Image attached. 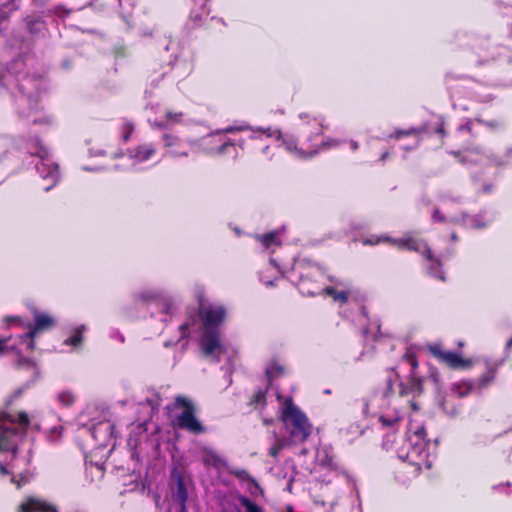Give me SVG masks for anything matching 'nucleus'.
<instances>
[{
    "label": "nucleus",
    "instance_id": "obj_1",
    "mask_svg": "<svg viewBox=\"0 0 512 512\" xmlns=\"http://www.w3.org/2000/svg\"><path fill=\"white\" fill-rule=\"evenodd\" d=\"M403 361L409 365V379L408 383L405 384L400 380L399 372L396 367H391L387 370V376L385 380V387L380 391H375L369 399L364 403L363 413L365 415L375 414L371 412V408H379L380 414L378 421L383 429L394 433L396 432L403 422L402 411L393 408L390 410L392 398L394 397V385L398 384L399 395L412 394L418 396L423 391V382L430 381L435 386L436 390L440 389L441 379L437 368L430 366L429 373L426 378H421L416 375L418 362L414 354L405 353L403 355Z\"/></svg>",
    "mask_w": 512,
    "mask_h": 512
},
{
    "label": "nucleus",
    "instance_id": "obj_2",
    "mask_svg": "<svg viewBox=\"0 0 512 512\" xmlns=\"http://www.w3.org/2000/svg\"><path fill=\"white\" fill-rule=\"evenodd\" d=\"M32 64L33 58L27 56L0 66V95L11 97L17 114L23 118H29L37 111L41 96L48 88L43 73L30 72Z\"/></svg>",
    "mask_w": 512,
    "mask_h": 512
},
{
    "label": "nucleus",
    "instance_id": "obj_3",
    "mask_svg": "<svg viewBox=\"0 0 512 512\" xmlns=\"http://www.w3.org/2000/svg\"><path fill=\"white\" fill-rule=\"evenodd\" d=\"M0 168H12L13 174L21 170L34 169L48 182L44 187L45 192L54 188L60 179L58 163L37 136H21L13 143L7 138L0 139Z\"/></svg>",
    "mask_w": 512,
    "mask_h": 512
},
{
    "label": "nucleus",
    "instance_id": "obj_4",
    "mask_svg": "<svg viewBox=\"0 0 512 512\" xmlns=\"http://www.w3.org/2000/svg\"><path fill=\"white\" fill-rule=\"evenodd\" d=\"M28 425L29 418L24 412L17 417L0 412V473L11 476V482L18 488L28 483L34 472L31 466L32 450L29 448L25 454L19 452V443Z\"/></svg>",
    "mask_w": 512,
    "mask_h": 512
},
{
    "label": "nucleus",
    "instance_id": "obj_5",
    "mask_svg": "<svg viewBox=\"0 0 512 512\" xmlns=\"http://www.w3.org/2000/svg\"><path fill=\"white\" fill-rule=\"evenodd\" d=\"M226 315L225 307L207 305L200 308L202 334L200 348L211 362L218 363L227 351L220 339V326Z\"/></svg>",
    "mask_w": 512,
    "mask_h": 512
},
{
    "label": "nucleus",
    "instance_id": "obj_6",
    "mask_svg": "<svg viewBox=\"0 0 512 512\" xmlns=\"http://www.w3.org/2000/svg\"><path fill=\"white\" fill-rule=\"evenodd\" d=\"M426 440V429L423 425L410 423L405 433L403 443L397 448V456L400 460L415 466L416 470L422 467L430 469L432 458Z\"/></svg>",
    "mask_w": 512,
    "mask_h": 512
},
{
    "label": "nucleus",
    "instance_id": "obj_7",
    "mask_svg": "<svg viewBox=\"0 0 512 512\" xmlns=\"http://www.w3.org/2000/svg\"><path fill=\"white\" fill-rule=\"evenodd\" d=\"M282 421L286 430V435L283 437L291 446L303 444L312 432V425L308 417L293 403L292 398L285 401Z\"/></svg>",
    "mask_w": 512,
    "mask_h": 512
},
{
    "label": "nucleus",
    "instance_id": "obj_8",
    "mask_svg": "<svg viewBox=\"0 0 512 512\" xmlns=\"http://www.w3.org/2000/svg\"><path fill=\"white\" fill-rule=\"evenodd\" d=\"M132 299L135 303L149 306L156 305L163 316L161 321L167 323L177 315L179 308L175 297L167 290L160 287H143L132 293Z\"/></svg>",
    "mask_w": 512,
    "mask_h": 512
},
{
    "label": "nucleus",
    "instance_id": "obj_9",
    "mask_svg": "<svg viewBox=\"0 0 512 512\" xmlns=\"http://www.w3.org/2000/svg\"><path fill=\"white\" fill-rule=\"evenodd\" d=\"M395 243L398 244V248L401 250H409L420 253L428 262L426 266L427 273L438 280L445 281V273L442 270L441 259H449L454 254L453 248H447L444 252H441L438 256H435L428 245L416 238H397Z\"/></svg>",
    "mask_w": 512,
    "mask_h": 512
},
{
    "label": "nucleus",
    "instance_id": "obj_10",
    "mask_svg": "<svg viewBox=\"0 0 512 512\" xmlns=\"http://www.w3.org/2000/svg\"><path fill=\"white\" fill-rule=\"evenodd\" d=\"M293 275H297L298 280L291 281L297 286L303 296L312 297L323 292L324 289L315 280H312V278L324 275L323 268L318 263H313L308 259L297 260L293 266Z\"/></svg>",
    "mask_w": 512,
    "mask_h": 512
},
{
    "label": "nucleus",
    "instance_id": "obj_11",
    "mask_svg": "<svg viewBox=\"0 0 512 512\" xmlns=\"http://www.w3.org/2000/svg\"><path fill=\"white\" fill-rule=\"evenodd\" d=\"M461 162L463 164L487 163L499 168L512 167V147L507 148L502 155L491 149L476 147L462 157Z\"/></svg>",
    "mask_w": 512,
    "mask_h": 512
},
{
    "label": "nucleus",
    "instance_id": "obj_12",
    "mask_svg": "<svg viewBox=\"0 0 512 512\" xmlns=\"http://www.w3.org/2000/svg\"><path fill=\"white\" fill-rule=\"evenodd\" d=\"M477 56L478 65L496 61L500 66H510L509 71L512 72V51L505 46L495 45L489 39L481 40Z\"/></svg>",
    "mask_w": 512,
    "mask_h": 512
},
{
    "label": "nucleus",
    "instance_id": "obj_13",
    "mask_svg": "<svg viewBox=\"0 0 512 512\" xmlns=\"http://www.w3.org/2000/svg\"><path fill=\"white\" fill-rule=\"evenodd\" d=\"M496 376V369L488 367L487 371L477 380H462L460 382L453 383L451 391L459 398L466 397L472 392L480 394L483 390L487 389L490 384L494 381Z\"/></svg>",
    "mask_w": 512,
    "mask_h": 512
},
{
    "label": "nucleus",
    "instance_id": "obj_14",
    "mask_svg": "<svg viewBox=\"0 0 512 512\" xmlns=\"http://www.w3.org/2000/svg\"><path fill=\"white\" fill-rule=\"evenodd\" d=\"M175 402L177 406L183 408L177 418L178 426L195 435L204 433L205 427L195 416L193 404L183 396H177Z\"/></svg>",
    "mask_w": 512,
    "mask_h": 512
},
{
    "label": "nucleus",
    "instance_id": "obj_15",
    "mask_svg": "<svg viewBox=\"0 0 512 512\" xmlns=\"http://www.w3.org/2000/svg\"><path fill=\"white\" fill-rule=\"evenodd\" d=\"M83 428L94 440L95 449H105L114 441V424L109 420L99 421Z\"/></svg>",
    "mask_w": 512,
    "mask_h": 512
},
{
    "label": "nucleus",
    "instance_id": "obj_16",
    "mask_svg": "<svg viewBox=\"0 0 512 512\" xmlns=\"http://www.w3.org/2000/svg\"><path fill=\"white\" fill-rule=\"evenodd\" d=\"M301 124L299 130L306 136V142L309 144L310 149L318 148L317 137L321 136L324 131V119L319 117H311L307 113H300L298 115Z\"/></svg>",
    "mask_w": 512,
    "mask_h": 512
},
{
    "label": "nucleus",
    "instance_id": "obj_17",
    "mask_svg": "<svg viewBox=\"0 0 512 512\" xmlns=\"http://www.w3.org/2000/svg\"><path fill=\"white\" fill-rule=\"evenodd\" d=\"M247 130L251 131L250 139L252 140L260 139L261 134L270 138H275L276 140L282 138V132L280 129H272L271 127H253L249 124L230 125L212 132L211 135L230 134Z\"/></svg>",
    "mask_w": 512,
    "mask_h": 512
},
{
    "label": "nucleus",
    "instance_id": "obj_18",
    "mask_svg": "<svg viewBox=\"0 0 512 512\" xmlns=\"http://www.w3.org/2000/svg\"><path fill=\"white\" fill-rule=\"evenodd\" d=\"M428 350L439 362L450 368H467L471 365V361L463 359L459 353L443 350L441 344H430Z\"/></svg>",
    "mask_w": 512,
    "mask_h": 512
},
{
    "label": "nucleus",
    "instance_id": "obj_19",
    "mask_svg": "<svg viewBox=\"0 0 512 512\" xmlns=\"http://www.w3.org/2000/svg\"><path fill=\"white\" fill-rule=\"evenodd\" d=\"M33 316V324L28 323V337L31 335H39L45 331L52 329L56 325V319L46 313L37 310L35 307L31 309Z\"/></svg>",
    "mask_w": 512,
    "mask_h": 512
},
{
    "label": "nucleus",
    "instance_id": "obj_20",
    "mask_svg": "<svg viewBox=\"0 0 512 512\" xmlns=\"http://www.w3.org/2000/svg\"><path fill=\"white\" fill-rule=\"evenodd\" d=\"M493 219L494 215L491 214L487 217V212L483 210L476 215H469L467 212L462 211L459 214V218H454L451 221H454L455 224L464 228L483 229L486 228Z\"/></svg>",
    "mask_w": 512,
    "mask_h": 512
},
{
    "label": "nucleus",
    "instance_id": "obj_21",
    "mask_svg": "<svg viewBox=\"0 0 512 512\" xmlns=\"http://www.w3.org/2000/svg\"><path fill=\"white\" fill-rule=\"evenodd\" d=\"M170 490L172 500L178 504L187 503L188 493L184 477L176 467L170 472Z\"/></svg>",
    "mask_w": 512,
    "mask_h": 512
},
{
    "label": "nucleus",
    "instance_id": "obj_22",
    "mask_svg": "<svg viewBox=\"0 0 512 512\" xmlns=\"http://www.w3.org/2000/svg\"><path fill=\"white\" fill-rule=\"evenodd\" d=\"M156 153V149L152 144H141L127 149L126 156L131 161V167L137 169L142 164L152 158ZM125 156V154H122Z\"/></svg>",
    "mask_w": 512,
    "mask_h": 512
},
{
    "label": "nucleus",
    "instance_id": "obj_23",
    "mask_svg": "<svg viewBox=\"0 0 512 512\" xmlns=\"http://www.w3.org/2000/svg\"><path fill=\"white\" fill-rule=\"evenodd\" d=\"M200 322V311L196 312L194 309L187 311L185 321L179 325L180 338H190L199 330L200 326H202Z\"/></svg>",
    "mask_w": 512,
    "mask_h": 512
},
{
    "label": "nucleus",
    "instance_id": "obj_24",
    "mask_svg": "<svg viewBox=\"0 0 512 512\" xmlns=\"http://www.w3.org/2000/svg\"><path fill=\"white\" fill-rule=\"evenodd\" d=\"M278 141H282V145L285 147V149L300 159H310L319 154L318 148L309 150L298 148L297 139L292 135H284L282 133V138H280Z\"/></svg>",
    "mask_w": 512,
    "mask_h": 512
},
{
    "label": "nucleus",
    "instance_id": "obj_25",
    "mask_svg": "<svg viewBox=\"0 0 512 512\" xmlns=\"http://www.w3.org/2000/svg\"><path fill=\"white\" fill-rule=\"evenodd\" d=\"M26 28L33 39L45 38L48 34L46 21L42 16L30 15L25 18Z\"/></svg>",
    "mask_w": 512,
    "mask_h": 512
},
{
    "label": "nucleus",
    "instance_id": "obj_26",
    "mask_svg": "<svg viewBox=\"0 0 512 512\" xmlns=\"http://www.w3.org/2000/svg\"><path fill=\"white\" fill-rule=\"evenodd\" d=\"M164 147L168 149L167 153L175 157L188 156V152L182 150L183 141L176 135L164 133L162 136Z\"/></svg>",
    "mask_w": 512,
    "mask_h": 512
},
{
    "label": "nucleus",
    "instance_id": "obj_27",
    "mask_svg": "<svg viewBox=\"0 0 512 512\" xmlns=\"http://www.w3.org/2000/svg\"><path fill=\"white\" fill-rule=\"evenodd\" d=\"M19 512H58L54 506L29 498L19 506Z\"/></svg>",
    "mask_w": 512,
    "mask_h": 512
},
{
    "label": "nucleus",
    "instance_id": "obj_28",
    "mask_svg": "<svg viewBox=\"0 0 512 512\" xmlns=\"http://www.w3.org/2000/svg\"><path fill=\"white\" fill-rule=\"evenodd\" d=\"M86 331V326L84 324L76 327L71 336L64 340L63 344L67 346H71L75 349L79 348L84 340L83 333Z\"/></svg>",
    "mask_w": 512,
    "mask_h": 512
},
{
    "label": "nucleus",
    "instance_id": "obj_29",
    "mask_svg": "<svg viewBox=\"0 0 512 512\" xmlns=\"http://www.w3.org/2000/svg\"><path fill=\"white\" fill-rule=\"evenodd\" d=\"M183 113L182 112H171L167 111L164 120H154L153 125L160 129H167L170 125L174 123H179L182 121Z\"/></svg>",
    "mask_w": 512,
    "mask_h": 512
},
{
    "label": "nucleus",
    "instance_id": "obj_30",
    "mask_svg": "<svg viewBox=\"0 0 512 512\" xmlns=\"http://www.w3.org/2000/svg\"><path fill=\"white\" fill-rule=\"evenodd\" d=\"M272 437L273 444L269 448V455L273 458H277L282 449L291 447V445L286 441L285 437L278 436L276 433H273Z\"/></svg>",
    "mask_w": 512,
    "mask_h": 512
},
{
    "label": "nucleus",
    "instance_id": "obj_31",
    "mask_svg": "<svg viewBox=\"0 0 512 512\" xmlns=\"http://www.w3.org/2000/svg\"><path fill=\"white\" fill-rule=\"evenodd\" d=\"M454 218H459V215H454V216L448 217L438 207H434V209L431 213V221L433 223L456 225L454 221H451Z\"/></svg>",
    "mask_w": 512,
    "mask_h": 512
},
{
    "label": "nucleus",
    "instance_id": "obj_32",
    "mask_svg": "<svg viewBox=\"0 0 512 512\" xmlns=\"http://www.w3.org/2000/svg\"><path fill=\"white\" fill-rule=\"evenodd\" d=\"M268 384L271 385L273 379L284 374V367L276 362L270 363L265 371Z\"/></svg>",
    "mask_w": 512,
    "mask_h": 512
},
{
    "label": "nucleus",
    "instance_id": "obj_33",
    "mask_svg": "<svg viewBox=\"0 0 512 512\" xmlns=\"http://www.w3.org/2000/svg\"><path fill=\"white\" fill-rule=\"evenodd\" d=\"M238 500L240 505L245 509V512H264V509L259 504L246 495H240Z\"/></svg>",
    "mask_w": 512,
    "mask_h": 512
},
{
    "label": "nucleus",
    "instance_id": "obj_34",
    "mask_svg": "<svg viewBox=\"0 0 512 512\" xmlns=\"http://www.w3.org/2000/svg\"><path fill=\"white\" fill-rule=\"evenodd\" d=\"M428 131H429V128L427 127V125H422L419 128L412 127L410 129H407V130H400L399 129V130H396L394 133H392L390 135V138L400 139L403 136H408V135H411V134H420V133H425V132H428Z\"/></svg>",
    "mask_w": 512,
    "mask_h": 512
},
{
    "label": "nucleus",
    "instance_id": "obj_35",
    "mask_svg": "<svg viewBox=\"0 0 512 512\" xmlns=\"http://www.w3.org/2000/svg\"><path fill=\"white\" fill-rule=\"evenodd\" d=\"M256 239L266 248L270 249L274 245H279L276 232H269L264 235H256Z\"/></svg>",
    "mask_w": 512,
    "mask_h": 512
},
{
    "label": "nucleus",
    "instance_id": "obj_36",
    "mask_svg": "<svg viewBox=\"0 0 512 512\" xmlns=\"http://www.w3.org/2000/svg\"><path fill=\"white\" fill-rule=\"evenodd\" d=\"M229 473L241 481H248L252 483L256 489L260 488L256 480L245 469H231L229 470Z\"/></svg>",
    "mask_w": 512,
    "mask_h": 512
},
{
    "label": "nucleus",
    "instance_id": "obj_37",
    "mask_svg": "<svg viewBox=\"0 0 512 512\" xmlns=\"http://www.w3.org/2000/svg\"><path fill=\"white\" fill-rule=\"evenodd\" d=\"M37 335H31L28 337V331L18 336V345L25 346L27 352L33 351L35 348V338Z\"/></svg>",
    "mask_w": 512,
    "mask_h": 512
},
{
    "label": "nucleus",
    "instance_id": "obj_38",
    "mask_svg": "<svg viewBox=\"0 0 512 512\" xmlns=\"http://www.w3.org/2000/svg\"><path fill=\"white\" fill-rule=\"evenodd\" d=\"M340 433L344 436H351L349 441H353L356 437L361 436L364 433V430L361 428L359 424H351L346 429H341Z\"/></svg>",
    "mask_w": 512,
    "mask_h": 512
},
{
    "label": "nucleus",
    "instance_id": "obj_39",
    "mask_svg": "<svg viewBox=\"0 0 512 512\" xmlns=\"http://www.w3.org/2000/svg\"><path fill=\"white\" fill-rule=\"evenodd\" d=\"M323 291H325L329 296L333 297L335 301H339L341 303H346L348 301V291H337L334 287H326Z\"/></svg>",
    "mask_w": 512,
    "mask_h": 512
},
{
    "label": "nucleus",
    "instance_id": "obj_40",
    "mask_svg": "<svg viewBox=\"0 0 512 512\" xmlns=\"http://www.w3.org/2000/svg\"><path fill=\"white\" fill-rule=\"evenodd\" d=\"M119 4L120 15L125 22L128 21V16L131 14V11L134 7L133 0H116Z\"/></svg>",
    "mask_w": 512,
    "mask_h": 512
},
{
    "label": "nucleus",
    "instance_id": "obj_41",
    "mask_svg": "<svg viewBox=\"0 0 512 512\" xmlns=\"http://www.w3.org/2000/svg\"><path fill=\"white\" fill-rule=\"evenodd\" d=\"M317 459L322 466L332 468L334 465L333 457L329 454L327 449L317 451Z\"/></svg>",
    "mask_w": 512,
    "mask_h": 512
},
{
    "label": "nucleus",
    "instance_id": "obj_42",
    "mask_svg": "<svg viewBox=\"0 0 512 512\" xmlns=\"http://www.w3.org/2000/svg\"><path fill=\"white\" fill-rule=\"evenodd\" d=\"M266 393L267 387L265 389L259 388L253 396L251 403L254 404L256 408L264 407L266 405Z\"/></svg>",
    "mask_w": 512,
    "mask_h": 512
},
{
    "label": "nucleus",
    "instance_id": "obj_43",
    "mask_svg": "<svg viewBox=\"0 0 512 512\" xmlns=\"http://www.w3.org/2000/svg\"><path fill=\"white\" fill-rule=\"evenodd\" d=\"M340 144H341V141L338 139H334V138H330V137L324 138L320 143H318L319 153L321 151L329 150L331 148H336V147L340 146Z\"/></svg>",
    "mask_w": 512,
    "mask_h": 512
},
{
    "label": "nucleus",
    "instance_id": "obj_44",
    "mask_svg": "<svg viewBox=\"0 0 512 512\" xmlns=\"http://www.w3.org/2000/svg\"><path fill=\"white\" fill-rule=\"evenodd\" d=\"M70 10L65 8L63 5H57L49 11L51 17L64 19L70 14Z\"/></svg>",
    "mask_w": 512,
    "mask_h": 512
},
{
    "label": "nucleus",
    "instance_id": "obj_45",
    "mask_svg": "<svg viewBox=\"0 0 512 512\" xmlns=\"http://www.w3.org/2000/svg\"><path fill=\"white\" fill-rule=\"evenodd\" d=\"M512 485L510 482H503L492 486V490L494 492L504 493L507 496H510L512 493Z\"/></svg>",
    "mask_w": 512,
    "mask_h": 512
},
{
    "label": "nucleus",
    "instance_id": "obj_46",
    "mask_svg": "<svg viewBox=\"0 0 512 512\" xmlns=\"http://www.w3.org/2000/svg\"><path fill=\"white\" fill-rule=\"evenodd\" d=\"M58 400L66 407L70 406L74 402V396L69 391H63L58 394Z\"/></svg>",
    "mask_w": 512,
    "mask_h": 512
},
{
    "label": "nucleus",
    "instance_id": "obj_47",
    "mask_svg": "<svg viewBox=\"0 0 512 512\" xmlns=\"http://www.w3.org/2000/svg\"><path fill=\"white\" fill-rule=\"evenodd\" d=\"M63 428L61 426H54L49 430L48 440L50 442H56L60 439L62 435Z\"/></svg>",
    "mask_w": 512,
    "mask_h": 512
},
{
    "label": "nucleus",
    "instance_id": "obj_48",
    "mask_svg": "<svg viewBox=\"0 0 512 512\" xmlns=\"http://www.w3.org/2000/svg\"><path fill=\"white\" fill-rule=\"evenodd\" d=\"M395 240L396 239H393V238H390V237H384V238H380V237H370V238H366L364 241H363V244L364 245H374V244H377L379 243L380 241H387V242H391L395 245L398 246L397 243H395Z\"/></svg>",
    "mask_w": 512,
    "mask_h": 512
},
{
    "label": "nucleus",
    "instance_id": "obj_49",
    "mask_svg": "<svg viewBox=\"0 0 512 512\" xmlns=\"http://www.w3.org/2000/svg\"><path fill=\"white\" fill-rule=\"evenodd\" d=\"M209 459L212 461V464L215 466V467H219V466H224L226 465V460L223 459L221 456H219L217 453L215 452H211L209 453Z\"/></svg>",
    "mask_w": 512,
    "mask_h": 512
},
{
    "label": "nucleus",
    "instance_id": "obj_50",
    "mask_svg": "<svg viewBox=\"0 0 512 512\" xmlns=\"http://www.w3.org/2000/svg\"><path fill=\"white\" fill-rule=\"evenodd\" d=\"M433 131L436 134L441 135V137L445 136V130H444V120L442 117H438V120L435 124V127L433 128Z\"/></svg>",
    "mask_w": 512,
    "mask_h": 512
},
{
    "label": "nucleus",
    "instance_id": "obj_51",
    "mask_svg": "<svg viewBox=\"0 0 512 512\" xmlns=\"http://www.w3.org/2000/svg\"><path fill=\"white\" fill-rule=\"evenodd\" d=\"M134 130V127L132 124L130 123H126L124 126H123V132H122V138L123 140L126 142L129 140L132 132Z\"/></svg>",
    "mask_w": 512,
    "mask_h": 512
},
{
    "label": "nucleus",
    "instance_id": "obj_52",
    "mask_svg": "<svg viewBox=\"0 0 512 512\" xmlns=\"http://www.w3.org/2000/svg\"><path fill=\"white\" fill-rule=\"evenodd\" d=\"M147 404L151 407V410H157L160 406V398L158 395H154L152 398L146 399Z\"/></svg>",
    "mask_w": 512,
    "mask_h": 512
},
{
    "label": "nucleus",
    "instance_id": "obj_53",
    "mask_svg": "<svg viewBox=\"0 0 512 512\" xmlns=\"http://www.w3.org/2000/svg\"><path fill=\"white\" fill-rule=\"evenodd\" d=\"M10 341H11L10 338L0 339V353H4L9 348L14 349L15 344H10Z\"/></svg>",
    "mask_w": 512,
    "mask_h": 512
},
{
    "label": "nucleus",
    "instance_id": "obj_54",
    "mask_svg": "<svg viewBox=\"0 0 512 512\" xmlns=\"http://www.w3.org/2000/svg\"><path fill=\"white\" fill-rule=\"evenodd\" d=\"M235 146V142H233L232 140L230 139H227L225 142H223L219 148H218V153L219 154H225L227 152V149L228 147H234Z\"/></svg>",
    "mask_w": 512,
    "mask_h": 512
},
{
    "label": "nucleus",
    "instance_id": "obj_55",
    "mask_svg": "<svg viewBox=\"0 0 512 512\" xmlns=\"http://www.w3.org/2000/svg\"><path fill=\"white\" fill-rule=\"evenodd\" d=\"M438 200L440 201H453V202H457V203H461L462 202V198L460 196H457V197H452L448 194H441L438 196Z\"/></svg>",
    "mask_w": 512,
    "mask_h": 512
},
{
    "label": "nucleus",
    "instance_id": "obj_56",
    "mask_svg": "<svg viewBox=\"0 0 512 512\" xmlns=\"http://www.w3.org/2000/svg\"><path fill=\"white\" fill-rule=\"evenodd\" d=\"M441 407L450 416H455L456 414H458V410L456 408H452L451 410H449L447 400L442 401Z\"/></svg>",
    "mask_w": 512,
    "mask_h": 512
},
{
    "label": "nucleus",
    "instance_id": "obj_57",
    "mask_svg": "<svg viewBox=\"0 0 512 512\" xmlns=\"http://www.w3.org/2000/svg\"><path fill=\"white\" fill-rule=\"evenodd\" d=\"M480 122L485 125L486 127H489L491 129H496V128H499L501 123L498 121V120H489V121H485V120H480Z\"/></svg>",
    "mask_w": 512,
    "mask_h": 512
},
{
    "label": "nucleus",
    "instance_id": "obj_58",
    "mask_svg": "<svg viewBox=\"0 0 512 512\" xmlns=\"http://www.w3.org/2000/svg\"><path fill=\"white\" fill-rule=\"evenodd\" d=\"M110 338L117 339L120 343L125 341L124 335L118 330H112L110 332Z\"/></svg>",
    "mask_w": 512,
    "mask_h": 512
},
{
    "label": "nucleus",
    "instance_id": "obj_59",
    "mask_svg": "<svg viewBox=\"0 0 512 512\" xmlns=\"http://www.w3.org/2000/svg\"><path fill=\"white\" fill-rule=\"evenodd\" d=\"M493 190H494V185L492 183H485V184L482 185V187L479 190V192L484 193V194H489Z\"/></svg>",
    "mask_w": 512,
    "mask_h": 512
},
{
    "label": "nucleus",
    "instance_id": "obj_60",
    "mask_svg": "<svg viewBox=\"0 0 512 512\" xmlns=\"http://www.w3.org/2000/svg\"><path fill=\"white\" fill-rule=\"evenodd\" d=\"M73 61L70 57L64 58L61 62V67L64 70H70L72 68Z\"/></svg>",
    "mask_w": 512,
    "mask_h": 512
},
{
    "label": "nucleus",
    "instance_id": "obj_61",
    "mask_svg": "<svg viewBox=\"0 0 512 512\" xmlns=\"http://www.w3.org/2000/svg\"><path fill=\"white\" fill-rule=\"evenodd\" d=\"M222 370H225V377L227 379L228 386L231 385L232 384V377H231L232 368L229 365L227 367H222Z\"/></svg>",
    "mask_w": 512,
    "mask_h": 512
},
{
    "label": "nucleus",
    "instance_id": "obj_62",
    "mask_svg": "<svg viewBox=\"0 0 512 512\" xmlns=\"http://www.w3.org/2000/svg\"><path fill=\"white\" fill-rule=\"evenodd\" d=\"M316 503H321L322 506H326V505H329L330 508H334V506L336 505V499L333 498V499H329V500H321V501H318L316 500L315 501Z\"/></svg>",
    "mask_w": 512,
    "mask_h": 512
},
{
    "label": "nucleus",
    "instance_id": "obj_63",
    "mask_svg": "<svg viewBox=\"0 0 512 512\" xmlns=\"http://www.w3.org/2000/svg\"><path fill=\"white\" fill-rule=\"evenodd\" d=\"M18 365L19 366L27 365V366H31L33 368L35 367L34 362L29 358H20L18 361Z\"/></svg>",
    "mask_w": 512,
    "mask_h": 512
},
{
    "label": "nucleus",
    "instance_id": "obj_64",
    "mask_svg": "<svg viewBox=\"0 0 512 512\" xmlns=\"http://www.w3.org/2000/svg\"><path fill=\"white\" fill-rule=\"evenodd\" d=\"M7 324H16L21 322V318L18 316H9L5 318Z\"/></svg>",
    "mask_w": 512,
    "mask_h": 512
}]
</instances>
